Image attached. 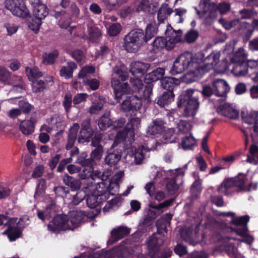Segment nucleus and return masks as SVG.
I'll return each instance as SVG.
<instances>
[{"label":"nucleus","instance_id":"nucleus-64","mask_svg":"<svg viewBox=\"0 0 258 258\" xmlns=\"http://www.w3.org/2000/svg\"><path fill=\"white\" fill-rule=\"evenodd\" d=\"M241 15V19H249L255 15L253 9H243L239 11Z\"/></svg>","mask_w":258,"mask_h":258},{"label":"nucleus","instance_id":"nucleus-33","mask_svg":"<svg viewBox=\"0 0 258 258\" xmlns=\"http://www.w3.org/2000/svg\"><path fill=\"white\" fill-rule=\"evenodd\" d=\"M49 10L47 6L43 4H38L34 7L33 15L42 19L48 15Z\"/></svg>","mask_w":258,"mask_h":258},{"label":"nucleus","instance_id":"nucleus-49","mask_svg":"<svg viewBox=\"0 0 258 258\" xmlns=\"http://www.w3.org/2000/svg\"><path fill=\"white\" fill-rule=\"evenodd\" d=\"M201 185V183L199 180H196L192 184L190 189V192L192 198H197L201 194L202 191Z\"/></svg>","mask_w":258,"mask_h":258},{"label":"nucleus","instance_id":"nucleus-18","mask_svg":"<svg viewBox=\"0 0 258 258\" xmlns=\"http://www.w3.org/2000/svg\"><path fill=\"white\" fill-rule=\"evenodd\" d=\"M86 217L85 213L81 210L70 212L68 216L69 223L71 224L70 230H73L80 226L81 223L85 220Z\"/></svg>","mask_w":258,"mask_h":258},{"label":"nucleus","instance_id":"nucleus-11","mask_svg":"<svg viewBox=\"0 0 258 258\" xmlns=\"http://www.w3.org/2000/svg\"><path fill=\"white\" fill-rule=\"evenodd\" d=\"M49 231L58 232L62 230H70L71 225L69 223L68 216L65 214H57L48 225Z\"/></svg>","mask_w":258,"mask_h":258},{"label":"nucleus","instance_id":"nucleus-6","mask_svg":"<svg viewBox=\"0 0 258 258\" xmlns=\"http://www.w3.org/2000/svg\"><path fill=\"white\" fill-rule=\"evenodd\" d=\"M198 66L192 53L185 51L176 58L169 72L170 74L174 76L183 73L188 69L193 68L196 70Z\"/></svg>","mask_w":258,"mask_h":258},{"label":"nucleus","instance_id":"nucleus-53","mask_svg":"<svg viewBox=\"0 0 258 258\" xmlns=\"http://www.w3.org/2000/svg\"><path fill=\"white\" fill-rule=\"evenodd\" d=\"M121 202V198L119 197H115L111 200L107 202L105 206L103 208L104 212H108L110 209L113 208L114 207L117 206L118 204Z\"/></svg>","mask_w":258,"mask_h":258},{"label":"nucleus","instance_id":"nucleus-41","mask_svg":"<svg viewBox=\"0 0 258 258\" xmlns=\"http://www.w3.org/2000/svg\"><path fill=\"white\" fill-rule=\"evenodd\" d=\"M89 38L90 40L93 42H98L101 36V34L99 29L96 27H90L88 29Z\"/></svg>","mask_w":258,"mask_h":258},{"label":"nucleus","instance_id":"nucleus-57","mask_svg":"<svg viewBox=\"0 0 258 258\" xmlns=\"http://www.w3.org/2000/svg\"><path fill=\"white\" fill-rule=\"evenodd\" d=\"M121 26L119 23H113L107 29V32L110 36H116L120 32Z\"/></svg>","mask_w":258,"mask_h":258},{"label":"nucleus","instance_id":"nucleus-32","mask_svg":"<svg viewBox=\"0 0 258 258\" xmlns=\"http://www.w3.org/2000/svg\"><path fill=\"white\" fill-rule=\"evenodd\" d=\"M12 14L23 18H27L30 15L29 11L23 0L20 1L19 5L16 6Z\"/></svg>","mask_w":258,"mask_h":258},{"label":"nucleus","instance_id":"nucleus-2","mask_svg":"<svg viewBox=\"0 0 258 258\" xmlns=\"http://www.w3.org/2000/svg\"><path fill=\"white\" fill-rule=\"evenodd\" d=\"M131 83L132 85L133 92L137 93L138 95L130 94L126 96V98L120 104V109L123 112H134L139 110L142 106V98L151 101L150 98L147 99L142 96V92L144 91V84L142 80L131 79Z\"/></svg>","mask_w":258,"mask_h":258},{"label":"nucleus","instance_id":"nucleus-54","mask_svg":"<svg viewBox=\"0 0 258 258\" xmlns=\"http://www.w3.org/2000/svg\"><path fill=\"white\" fill-rule=\"evenodd\" d=\"M178 185L174 179H170L166 184V188L168 193L173 195L175 194L178 189Z\"/></svg>","mask_w":258,"mask_h":258},{"label":"nucleus","instance_id":"nucleus-61","mask_svg":"<svg viewBox=\"0 0 258 258\" xmlns=\"http://www.w3.org/2000/svg\"><path fill=\"white\" fill-rule=\"evenodd\" d=\"M151 8V3L149 0H142L139 4L136 9L137 12L144 11L145 12H150Z\"/></svg>","mask_w":258,"mask_h":258},{"label":"nucleus","instance_id":"nucleus-16","mask_svg":"<svg viewBox=\"0 0 258 258\" xmlns=\"http://www.w3.org/2000/svg\"><path fill=\"white\" fill-rule=\"evenodd\" d=\"M139 118H132L127 123L122 131L118 132L116 135V138L122 141H125L128 138H134L135 136L134 125L139 122Z\"/></svg>","mask_w":258,"mask_h":258},{"label":"nucleus","instance_id":"nucleus-38","mask_svg":"<svg viewBox=\"0 0 258 258\" xmlns=\"http://www.w3.org/2000/svg\"><path fill=\"white\" fill-rule=\"evenodd\" d=\"M58 55L59 52L56 49L53 50L49 53H44L42 55L43 62L46 65L52 64L55 62Z\"/></svg>","mask_w":258,"mask_h":258},{"label":"nucleus","instance_id":"nucleus-39","mask_svg":"<svg viewBox=\"0 0 258 258\" xmlns=\"http://www.w3.org/2000/svg\"><path fill=\"white\" fill-rule=\"evenodd\" d=\"M11 73L5 67L0 66V83L5 85H10Z\"/></svg>","mask_w":258,"mask_h":258},{"label":"nucleus","instance_id":"nucleus-1","mask_svg":"<svg viewBox=\"0 0 258 258\" xmlns=\"http://www.w3.org/2000/svg\"><path fill=\"white\" fill-rule=\"evenodd\" d=\"M157 31L151 24L147 25L145 31L142 29H133L123 38L122 46L129 53H136L154 37Z\"/></svg>","mask_w":258,"mask_h":258},{"label":"nucleus","instance_id":"nucleus-8","mask_svg":"<svg viewBox=\"0 0 258 258\" xmlns=\"http://www.w3.org/2000/svg\"><path fill=\"white\" fill-rule=\"evenodd\" d=\"M240 176H243L242 173H239L237 176L234 178L224 179L217 188L218 192L225 196H229L232 191H234V190L232 191L231 190L234 187L239 188L236 191L237 192L244 190L245 188V179L244 177H240Z\"/></svg>","mask_w":258,"mask_h":258},{"label":"nucleus","instance_id":"nucleus-36","mask_svg":"<svg viewBox=\"0 0 258 258\" xmlns=\"http://www.w3.org/2000/svg\"><path fill=\"white\" fill-rule=\"evenodd\" d=\"M112 123V120L109 117V115L105 114L102 115L98 121V127L102 131H106L109 127H111Z\"/></svg>","mask_w":258,"mask_h":258},{"label":"nucleus","instance_id":"nucleus-40","mask_svg":"<svg viewBox=\"0 0 258 258\" xmlns=\"http://www.w3.org/2000/svg\"><path fill=\"white\" fill-rule=\"evenodd\" d=\"M202 73L201 70H194L190 68V71L186 73L183 77V82L187 84H190L196 81V75L198 73Z\"/></svg>","mask_w":258,"mask_h":258},{"label":"nucleus","instance_id":"nucleus-26","mask_svg":"<svg viewBox=\"0 0 258 258\" xmlns=\"http://www.w3.org/2000/svg\"><path fill=\"white\" fill-rule=\"evenodd\" d=\"M164 131V122L162 120L157 118L153 120L147 129V133L151 135H156L162 133Z\"/></svg>","mask_w":258,"mask_h":258},{"label":"nucleus","instance_id":"nucleus-59","mask_svg":"<svg viewBox=\"0 0 258 258\" xmlns=\"http://www.w3.org/2000/svg\"><path fill=\"white\" fill-rule=\"evenodd\" d=\"M198 37V31L196 30L191 29L185 34V40L187 43H191L195 42Z\"/></svg>","mask_w":258,"mask_h":258},{"label":"nucleus","instance_id":"nucleus-28","mask_svg":"<svg viewBox=\"0 0 258 258\" xmlns=\"http://www.w3.org/2000/svg\"><path fill=\"white\" fill-rule=\"evenodd\" d=\"M172 31L170 35H169V32H166V34L167 37H169L168 43L170 44L169 48L173 49L176 43L182 41V31L180 30L175 31L172 28L171 29Z\"/></svg>","mask_w":258,"mask_h":258},{"label":"nucleus","instance_id":"nucleus-37","mask_svg":"<svg viewBox=\"0 0 258 258\" xmlns=\"http://www.w3.org/2000/svg\"><path fill=\"white\" fill-rule=\"evenodd\" d=\"M25 71L30 81L37 80L43 75L42 73L39 71V68L37 67H34L32 68L27 67L26 68Z\"/></svg>","mask_w":258,"mask_h":258},{"label":"nucleus","instance_id":"nucleus-9","mask_svg":"<svg viewBox=\"0 0 258 258\" xmlns=\"http://www.w3.org/2000/svg\"><path fill=\"white\" fill-rule=\"evenodd\" d=\"M152 67L153 68L151 70L152 71L147 74L144 77V82L146 84V85L145 86H144L142 96H144L147 99L150 98L151 95L152 94L153 87L152 83L163 79V77L165 74L164 68L159 67L154 69L155 66L153 64Z\"/></svg>","mask_w":258,"mask_h":258},{"label":"nucleus","instance_id":"nucleus-56","mask_svg":"<svg viewBox=\"0 0 258 258\" xmlns=\"http://www.w3.org/2000/svg\"><path fill=\"white\" fill-rule=\"evenodd\" d=\"M103 134L97 131L94 133V136L91 140V145L92 147L102 146L100 143L103 139Z\"/></svg>","mask_w":258,"mask_h":258},{"label":"nucleus","instance_id":"nucleus-13","mask_svg":"<svg viewBox=\"0 0 258 258\" xmlns=\"http://www.w3.org/2000/svg\"><path fill=\"white\" fill-rule=\"evenodd\" d=\"M94 130L91 126V119L87 118L83 120L78 135V142L80 144L88 143L94 135Z\"/></svg>","mask_w":258,"mask_h":258},{"label":"nucleus","instance_id":"nucleus-45","mask_svg":"<svg viewBox=\"0 0 258 258\" xmlns=\"http://www.w3.org/2000/svg\"><path fill=\"white\" fill-rule=\"evenodd\" d=\"M219 22L225 29L230 30L239 23V19H234L229 21L223 18H221L219 19Z\"/></svg>","mask_w":258,"mask_h":258},{"label":"nucleus","instance_id":"nucleus-22","mask_svg":"<svg viewBox=\"0 0 258 258\" xmlns=\"http://www.w3.org/2000/svg\"><path fill=\"white\" fill-rule=\"evenodd\" d=\"M168 40L163 37H157L152 43V49L151 51L154 53H158L163 49L165 48L167 50L172 49L169 48L170 44L168 43Z\"/></svg>","mask_w":258,"mask_h":258},{"label":"nucleus","instance_id":"nucleus-48","mask_svg":"<svg viewBox=\"0 0 258 258\" xmlns=\"http://www.w3.org/2000/svg\"><path fill=\"white\" fill-rule=\"evenodd\" d=\"M195 139L191 136H186L182 138L181 145L183 149H190L196 144Z\"/></svg>","mask_w":258,"mask_h":258},{"label":"nucleus","instance_id":"nucleus-14","mask_svg":"<svg viewBox=\"0 0 258 258\" xmlns=\"http://www.w3.org/2000/svg\"><path fill=\"white\" fill-rule=\"evenodd\" d=\"M152 64L141 61H134L131 63L130 71L136 79L141 80L144 75L153 69Z\"/></svg>","mask_w":258,"mask_h":258},{"label":"nucleus","instance_id":"nucleus-42","mask_svg":"<svg viewBox=\"0 0 258 258\" xmlns=\"http://www.w3.org/2000/svg\"><path fill=\"white\" fill-rule=\"evenodd\" d=\"M31 82H32V89L34 93L41 92L46 88L47 84L44 81L37 79L32 80Z\"/></svg>","mask_w":258,"mask_h":258},{"label":"nucleus","instance_id":"nucleus-15","mask_svg":"<svg viewBox=\"0 0 258 258\" xmlns=\"http://www.w3.org/2000/svg\"><path fill=\"white\" fill-rule=\"evenodd\" d=\"M164 241V237L160 233H155L149 237L147 241V246L149 253L152 257H153L159 251Z\"/></svg>","mask_w":258,"mask_h":258},{"label":"nucleus","instance_id":"nucleus-58","mask_svg":"<svg viewBox=\"0 0 258 258\" xmlns=\"http://www.w3.org/2000/svg\"><path fill=\"white\" fill-rule=\"evenodd\" d=\"M95 71V68L92 66H86L82 68L78 74V77L80 79H85L88 74H92Z\"/></svg>","mask_w":258,"mask_h":258},{"label":"nucleus","instance_id":"nucleus-46","mask_svg":"<svg viewBox=\"0 0 258 258\" xmlns=\"http://www.w3.org/2000/svg\"><path fill=\"white\" fill-rule=\"evenodd\" d=\"M144 151H147V150L143 145L139 146L137 149H136L135 153V159L136 164H140L144 159L145 156L144 153Z\"/></svg>","mask_w":258,"mask_h":258},{"label":"nucleus","instance_id":"nucleus-12","mask_svg":"<svg viewBox=\"0 0 258 258\" xmlns=\"http://www.w3.org/2000/svg\"><path fill=\"white\" fill-rule=\"evenodd\" d=\"M111 84L114 91L115 99L118 102L123 97L125 98L126 96L130 95V93L133 92L132 88H131L127 83L120 82L115 77L112 78Z\"/></svg>","mask_w":258,"mask_h":258},{"label":"nucleus","instance_id":"nucleus-31","mask_svg":"<svg viewBox=\"0 0 258 258\" xmlns=\"http://www.w3.org/2000/svg\"><path fill=\"white\" fill-rule=\"evenodd\" d=\"M241 118L243 122L248 124L255 125L258 122V112L251 111L249 113L242 111Z\"/></svg>","mask_w":258,"mask_h":258},{"label":"nucleus","instance_id":"nucleus-47","mask_svg":"<svg viewBox=\"0 0 258 258\" xmlns=\"http://www.w3.org/2000/svg\"><path fill=\"white\" fill-rule=\"evenodd\" d=\"M244 69L242 71L244 73H242L241 74L239 75L240 76H245L247 73L249 69H253L258 68V61L254 59H247L246 60L244 64Z\"/></svg>","mask_w":258,"mask_h":258},{"label":"nucleus","instance_id":"nucleus-21","mask_svg":"<svg viewBox=\"0 0 258 258\" xmlns=\"http://www.w3.org/2000/svg\"><path fill=\"white\" fill-rule=\"evenodd\" d=\"M161 87L165 91L173 92L174 89L180 84V81L172 77H165L160 80Z\"/></svg>","mask_w":258,"mask_h":258},{"label":"nucleus","instance_id":"nucleus-30","mask_svg":"<svg viewBox=\"0 0 258 258\" xmlns=\"http://www.w3.org/2000/svg\"><path fill=\"white\" fill-rule=\"evenodd\" d=\"M77 68V64L73 61H69L67 66H63L59 71L61 77L70 79L73 77V71Z\"/></svg>","mask_w":258,"mask_h":258},{"label":"nucleus","instance_id":"nucleus-63","mask_svg":"<svg viewBox=\"0 0 258 258\" xmlns=\"http://www.w3.org/2000/svg\"><path fill=\"white\" fill-rule=\"evenodd\" d=\"M46 183L44 179H41L37 184L35 192L34 197H39L42 195L45 190Z\"/></svg>","mask_w":258,"mask_h":258},{"label":"nucleus","instance_id":"nucleus-4","mask_svg":"<svg viewBox=\"0 0 258 258\" xmlns=\"http://www.w3.org/2000/svg\"><path fill=\"white\" fill-rule=\"evenodd\" d=\"M196 90L187 89L183 91L177 99V105L179 108H184L185 116H195L199 108L200 102Z\"/></svg>","mask_w":258,"mask_h":258},{"label":"nucleus","instance_id":"nucleus-7","mask_svg":"<svg viewBox=\"0 0 258 258\" xmlns=\"http://www.w3.org/2000/svg\"><path fill=\"white\" fill-rule=\"evenodd\" d=\"M220 55L219 52H211L206 56L203 52L196 53L194 58L198 66L197 70H201L204 73L212 69L219 62Z\"/></svg>","mask_w":258,"mask_h":258},{"label":"nucleus","instance_id":"nucleus-34","mask_svg":"<svg viewBox=\"0 0 258 258\" xmlns=\"http://www.w3.org/2000/svg\"><path fill=\"white\" fill-rule=\"evenodd\" d=\"M20 130L25 136L32 134L35 130V124L31 121L24 120L20 123Z\"/></svg>","mask_w":258,"mask_h":258},{"label":"nucleus","instance_id":"nucleus-3","mask_svg":"<svg viewBox=\"0 0 258 258\" xmlns=\"http://www.w3.org/2000/svg\"><path fill=\"white\" fill-rule=\"evenodd\" d=\"M199 7L201 11L197 8H195L197 14L200 18H205L209 22L215 20L219 13L226 14L230 9L229 3L223 2L217 5L214 2H211L210 0H201Z\"/></svg>","mask_w":258,"mask_h":258},{"label":"nucleus","instance_id":"nucleus-17","mask_svg":"<svg viewBox=\"0 0 258 258\" xmlns=\"http://www.w3.org/2000/svg\"><path fill=\"white\" fill-rule=\"evenodd\" d=\"M215 95L217 97H225L229 92L230 88L228 83L224 79H216L212 83Z\"/></svg>","mask_w":258,"mask_h":258},{"label":"nucleus","instance_id":"nucleus-52","mask_svg":"<svg viewBox=\"0 0 258 258\" xmlns=\"http://www.w3.org/2000/svg\"><path fill=\"white\" fill-rule=\"evenodd\" d=\"M18 105L21 112H23L25 114H29L31 110L34 108V106L25 100H20L18 102Z\"/></svg>","mask_w":258,"mask_h":258},{"label":"nucleus","instance_id":"nucleus-50","mask_svg":"<svg viewBox=\"0 0 258 258\" xmlns=\"http://www.w3.org/2000/svg\"><path fill=\"white\" fill-rule=\"evenodd\" d=\"M177 127L180 134H185L191 130V125L187 121L180 120L177 124Z\"/></svg>","mask_w":258,"mask_h":258},{"label":"nucleus","instance_id":"nucleus-51","mask_svg":"<svg viewBox=\"0 0 258 258\" xmlns=\"http://www.w3.org/2000/svg\"><path fill=\"white\" fill-rule=\"evenodd\" d=\"M201 93L204 98H206L211 97L213 94L215 95V91L212 86L205 85L203 86L202 90H196V94Z\"/></svg>","mask_w":258,"mask_h":258},{"label":"nucleus","instance_id":"nucleus-27","mask_svg":"<svg viewBox=\"0 0 258 258\" xmlns=\"http://www.w3.org/2000/svg\"><path fill=\"white\" fill-rule=\"evenodd\" d=\"M122 152L120 150H114L107 153L104 159L105 163L110 167L115 166L120 160Z\"/></svg>","mask_w":258,"mask_h":258},{"label":"nucleus","instance_id":"nucleus-19","mask_svg":"<svg viewBox=\"0 0 258 258\" xmlns=\"http://www.w3.org/2000/svg\"><path fill=\"white\" fill-rule=\"evenodd\" d=\"M79 128V124L78 123H74L69 129L67 138V143L65 147L67 150H70L74 146L77 139V134Z\"/></svg>","mask_w":258,"mask_h":258},{"label":"nucleus","instance_id":"nucleus-10","mask_svg":"<svg viewBox=\"0 0 258 258\" xmlns=\"http://www.w3.org/2000/svg\"><path fill=\"white\" fill-rule=\"evenodd\" d=\"M231 56L229 63V65H233L231 72L234 76L239 77L240 74L243 73L242 69L243 70L244 69V64L247 60V53L243 48L241 47L234 52Z\"/></svg>","mask_w":258,"mask_h":258},{"label":"nucleus","instance_id":"nucleus-29","mask_svg":"<svg viewBox=\"0 0 258 258\" xmlns=\"http://www.w3.org/2000/svg\"><path fill=\"white\" fill-rule=\"evenodd\" d=\"M172 215L170 213H166L160 218L156 222L158 230H162L167 233V227L170 225Z\"/></svg>","mask_w":258,"mask_h":258},{"label":"nucleus","instance_id":"nucleus-20","mask_svg":"<svg viewBox=\"0 0 258 258\" xmlns=\"http://www.w3.org/2000/svg\"><path fill=\"white\" fill-rule=\"evenodd\" d=\"M5 225H8V227L3 234L7 235L10 241H14L21 237L22 230L18 226H13L9 224V221H7Z\"/></svg>","mask_w":258,"mask_h":258},{"label":"nucleus","instance_id":"nucleus-55","mask_svg":"<svg viewBox=\"0 0 258 258\" xmlns=\"http://www.w3.org/2000/svg\"><path fill=\"white\" fill-rule=\"evenodd\" d=\"M72 102H73V100H72V95L71 93H66L62 102V105L66 112H70L72 107Z\"/></svg>","mask_w":258,"mask_h":258},{"label":"nucleus","instance_id":"nucleus-44","mask_svg":"<svg viewBox=\"0 0 258 258\" xmlns=\"http://www.w3.org/2000/svg\"><path fill=\"white\" fill-rule=\"evenodd\" d=\"M42 19L37 18L34 16V17H33L29 22V27L36 34H37L39 31L40 26L42 24Z\"/></svg>","mask_w":258,"mask_h":258},{"label":"nucleus","instance_id":"nucleus-24","mask_svg":"<svg viewBox=\"0 0 258 258\" xmlns=\"http://www.w3.org/2000/svg\"><path fill=\"white\" fill-rule=\"evenodd\" d=\"M62 180L67 186L70 187L71 191H76L80 190L81 182L78 178H74L66 173L63 176Z\"/></svg>","mask_w":258,"mask_h":258},{"label":"nucleus","instance_id":"nucleus-43","mask_svg":"<svg viewBox=\"0 0 258 258\" xmlns=\"http://www.w3.org/2000/svg\"><path fill=\"white\" fill-rule=\"evenodd\" d=\"M249 220V217L248 215H244L240 217H234L230 222L231 224L242 227L247 226Z\"/></svg>","mask_w":258,"mask_h":258},{"label":"nucleus","instance_id":"nucleus-5","mask_svg":"<svg viewBox=\"0 0 258 258\" xmlns=\"http://www.w3.org/2000/svg\"><path fill=\"white\" fill-rule=\"evenodd\" d=\"M96 191L94 194L89 195L86 199L87 205L88 207L94 209L107 201L110 196L114 195L111 192L109 186L103 182H97Z\"/></svg>","mask_w":258,"mask_h":258},{"label":"nucleus","instance_id":"nucleus-25","mask_svg":"<svg viewBox=\"0 0 258 258\" xmlns=\"http://www.w3.org/2000/svg\"><path fill=\"white\" fill-rule=\"evenodd\" d=\"M130 233V230L124 226H119L114 228L111 231V243H113L118 240L128 235Z\"/></svg>","mask_w":258,"mask_h":258},{"label":"nucleus","instance_id":"nucleus-35","mask_svg":"<svg viewBox=\"0 0 258 258\" xmlns=\"http://www.w3.org/2000/svg\"><path fill=\"white\" fill-rule=\"evenodd\" d=\"M221 114L230 119H236L239 117V112L229 105H223L221 108Z\"/></svg>","mask_w":258,"mask_h":258},{"label":"nucleus","instance_id":"nucleus-62","mask_svg":"<svg viewBox=\"0 0 258 258\" xmlns=\"http://www.w3.org/2000/svg\"><path fill=\"white\" fill-rule=\"evenodd\" d=\"M95 147V148L92 151L90 156L94 160H99L101 158L104 152L103 147L97 146Z\"/></svg>","mask_w":258,"mask_h":258},{"label":"nucleus","instance_id":"nucleus-23","mask_svg":"<svg viewBox=\"0 0 258 258\" xmlns=\"http://www.w3.org/2000/svg\"><path fill=\"white\" fill-rule=\"evenodd\" d=\"M175 95L171 91H164L155 100L159 106L165 107L172 102L174 100Z\"/></svg>","mask_w":258,"mask_h":258},{"label":"nucleus","instance_id":"nucleus-60","mask_svg":"<svg viewBox=\"0 0 258 258\" xmlns=\"http://www.w3.org/2000/svg\"><path fill=\"white\" fill-rule=\"evenodd\" d=\"M10 85L13 86V90L16 92L22 93L25 90V84L22 77L18 78V84H16V82H13L11 83Z\"/></svg>","mask_w":258,"mask_h":258}]
</instances>
